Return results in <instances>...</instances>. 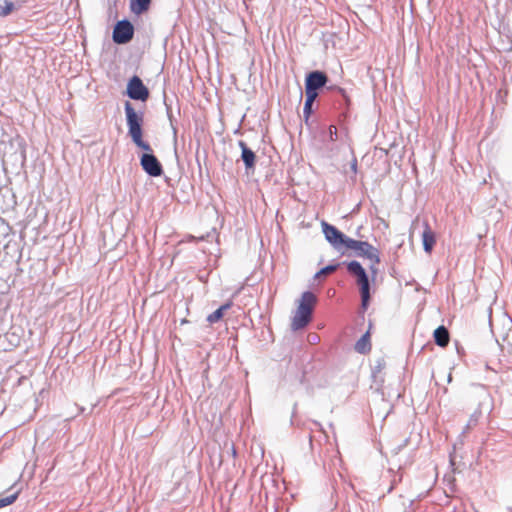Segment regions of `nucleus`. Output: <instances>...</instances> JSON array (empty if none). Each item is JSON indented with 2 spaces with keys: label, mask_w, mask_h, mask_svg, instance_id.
Here are the masks:
<instances>
[{
  "label": "nucleus",
  "mask_w": 512,
  "mask_h": 512,
  "mask_svg": "<svg viewBox=\"0 0 512 512\" xmlns=\"http://www.w3.org/2000/svg\"><path fill=\"white\" fill-rule=\"evenodd\" d=\"M128 135L132 142L145 152L140 157V165L144 172L151 177H159L163 174V167L157 157L153 154L150 144L143 140L144 113L137 112L133 105L126 101L124 104Z\"/></svg>",
  "instance_id": "1"
},
{
  "label": "nucleus",
  "mask_w": 512,
  "mask_h": 512,
  "mask_svg": "<svg viewBox=\"0 0 512 512\" xmlns=\"http://www.w3.org/2000/svg\"><path fill=\"white\" fill-rule=\"evenodd\" d=\"M349 274L355 277L356 284L359 286L361 296V308L363 311L368 309L371 300V285L369 276L360 262L352 260L346 263Z\"/></svg>",
  "instance_id": "2"
},
{
  "label": "nucleus",
  "mask_w": 512,
  "mask_h": 512,
  "mask_svg": "<svg viewBox=\"0 0 512 512\" xmlns=\"http://www.w3.org/2000/svg\"><path fill=\"white\" fill-rule=\"evenodd\" d=\"M316 302L317 297L313 292L305 291L302 294L299 306L291 323L293 331L303 329L310 323Z\"/></svg>",
  "instance_id": "3"
},
{
  "label": "nucleus",
  "mask_w": 512,
  "mask_h": 512,
  "mask_svg": "<svg viewBox=\"0 0 512 512\" xmlns=\"http://www.w3.org/2000/svg\"><path fill=\"white\" fill-rule=\"evenodd\" d=\"M346 249H351L357 257H365L371 261L370 270L376 276L378 269L376 265L380 263L379 250L367 241H360L350 238L347 241Z\"/></svg>",
  "instance_id": "4"
},
{
  "label": "nucleus",
  "mask_w": 512,
  "mask_h": 512,
  "mask_svg": "<svg viewBox=\"0 0 512 512\" xmlns=\"http://www.w3.org/2000/svg\"><path fill=\"white\" fill-rule=\"evenodd\" d=\"M327 82L328 76L323 71L313 70L307 73L305 77V95L317 98L319 89L325 87Z\"/></svg>",
  "instance_id": "5"
},
{
  "label": "nucleus",
  "mask_w": 512,
  "mask_h": 512,
  "mask_svg": "<svg viewBox=\"0 0 512 512\" xmlns=\"http://www.w3.org/2000/svg\"><path fill=\"white\" fill-rule=\"evenodd\" d=\"M322 232L327 242L337 251H341L342 248H346L347 241L350 237L346 236L335 226L327 223L326 221L321 222Z\"/></svg>",
  "instance_id": "6"
},
{
  "label": "nucleus",
  "mask_w": 512,
  "mask_h": 512,
  "mask_svg": "<svg viewBox=\"0 0 512 512\" xmlns=\"http://www.w3.org/2000/svg\"><path fill=\"white\" fill-rule=\"evenodd\" d=\"M126 95L132 100L145 102L148 100L150 92L144 85L142 79L139 76L134 75L127 83Z\"/></svg>",
  "instance_id": "7"
},
{
  "label": "nucleus",
  "mask_w": 512,
  "mask_h": 512,
  "mask_svg": "<svg viewBox=\"0 0 512 512\" xmlns=\"http://www.w3.org/2000/svg\"><path fill=\"white\" fill-rule=\"evenodd\" d=\"M134 26L128 19L118 21L113 29L112 39L118 45L129 43L134 37Z\"/></svg>",
  "instance_id": "8"
},
{
  "label": "nucleus",
  "mask_w": 512,
  "mask_h": 512,
  "mask_svg": "<svg viewBox=\"0 0 512 512\" xmlns=\"http://www.w3.org/2000/svg\"><path fill=\"white\" fill-rule=\"evenodd\" d=\"M424 230L422 232V244L423 249L426 253H431L436 243L435 233L432 231L429 223L425 221L423 223Z\"/></svg>",
  "instance_id": "9"
},
{
  "label": "nucleus",
  "mask_w": 512,
  "mask_h": 512,
  "mask_svg": "<svg viewBox=\"0 0 512 512\" xmlns=\"http://www.w3.org/2000/svg\"><path fill=\"white\" fill-rule=\"evenodd\" d=\"M238 145L241 149V159L245 165L247 170L253 169L255 167L256 155L253 150H251L244 141L240 140Z\"/></svg>",
  "instance_id": "10"
},
{
  "label": "nucleus",
  "mask_w": 512,
  "mask_h": 512,
  "mask_svg": "<svg viewBox=\"0 0 512 512\" xmlns=\"http://www.w3.org/2000/svg\"><path fill=\"white\" fill-rule=\"evenodd\" d=\"M433 337L435 343L440 347H446L450 341L449 331L443 325L434 330Z\"/></svg>",
  "instance_id": "11"
},
{
  "label": "nucleus",
  "mask_w": 512,
  "mask_h": 512,
  "mask_svg": "<svg viewBox=\"0 0 512 512\" xmlns=\"http://www.w3.org/2000/svg\"><path fill=\"white\" fill-rule=\"evenodd\" d=\"M152 0H130V10L135 15H141L150 8Z\"/></svg>",
  "instance_id": "12"
},
{
  "label": "nucleus",
  "mask_w": 512,
  "mask_h": 512,
  "mask_svg": "<svg viewBox=\"0 0 512 512\" xmlns=\"http://www.w3.org/2000/svg\"><path fill=\"white\" fill-rule=\"evenodd\" d=\"M354 349L360 354H366L371 350L369 332H366L360 337V339L355 343Z\"/></svg>",
  "instance_id": "13"
},
{
  "label": "nucleus",
  "mask_w": 512,
  "mask_h": 512,
  "mask_svg": "<svg viewBox=\"0 0 512 512\" xmlns=\"http://www.w3.org/2000/svg\"><path fill=\"white\" fill-rule=\"evenodd\" d=\"M232 306V302L228 301L225 304L221 305L218 309H216L213 313L207 316V321L210 324L216 323L223 318L224 312L230 309Z\"/></svg>",
  "instance_id": "14"
},
{
  "label": "nucleus",
  "mask_w": 512,
  "mask_h": 512,
  "mask_svg": "<svg viewBox=\"0 0 512 512\" xmlns=\"http://www.w3.org/2000/svg\"><path fill=\"white\" fill-rule=\"evenodd\" d=\"M305 96H306V98H305V102H304L303 115H304L305 121L307 122L310 115L313 112V104H314L316 98H313L308 95H305Z\"/></svg>",
  "instance_id": "15"
},
{
  "label": "nucleus",
  "mask_w": 512,
  "mask_h": 512,
  "mask_svg": "<svg viewBox=\"0 0 512 512\" xmlns=\"http://www.w3.org/2000/svg\"><path fill=\"white\" fill-rule=\"evenodd\" d=\"M15 8L14 2L3 0V3H0V17L8 16Z\"/></svg>",
  "instance_id": "16"
},
{
  "label": "nucleus",
  "mask_w": 512,
  "mask_h": 512,
  "mask_svg": "<svg viewBox=\"0 0 512 512\" xmlns=\"http://www.w3.org/2000/svg\"><path fill=\"white\" fill-rule=\"evenodd\" d=\"M340 266L339 263L337 264H329L323 268H321L316 274H315V278H318L320 276H327L333 272H335L338 267Z\"/></svg>",
  "instance_id": "17"
},
{
  "label": "nucleus",
  "mask_w": 512,
  "mask_h": 512,
  "mask_svg": "<svg viewBox=\"0 0 512 512\" xmlns=\"http://www.w3.org/2000/svg\"><path fill=\"white\" fill-rule=\"evenodd\" d=\"M17 497H18V493H14L9 496L0 498V508L11 505L12 503H14L16 501Z\"/></svg>",
  "instance_id": "18"
},
{
  "label": "nucleus",
  "mask_w": 512,
  "mask_h": 512,
  "mask_svg": "<svg viewBox=\"0 0 512 512\" xmlns=\"http://www.w3.org/2000/svg\"><path fill=\"white\" fill-rule=\"evenodd\" d=\"M328 89H329V90H335V91H337V93H339V94H340V96L342 97V99H343V101H344L345 105H346V106H348V105H349L350 99H349V97H348V95H347L346 91H345L343 88L338 87V86H330V87H328Z\"/></svg>",
  "instance_id": "19"
},
{
  "label": "nucleus",
  "mask_w": 512,
  "mask_h": 512,
  "mask_svg": "<svg viewBox=\"0 0 512 512\" xmlns=\"http://www.w3.org/2000/svg\"><path fill=\"white\" fill-rule=\"evenodd\" d=\"M480 416H481V411H475L471 415V417H470V419H469V421L467 423V428H471V427L475 426L477 424Z\"/></svg>",
  "instance_id": "20"
},
{
  "label": "nucleus",
  "mask_w": 512,
  "mask_h": 512,
  "mask_svg": "<svg viewBox=\"0 0 512 512\" xmlns=\"http://www.w3.org/2000/svg\"><path fill=\"white\" fill-rule=\"evenodd\" d=\"M165 106H166V110H167V116H168V119L170 121V125L173 129L174 132H176V127L174 126V118H173V115H172V110H171V107L169 105H167V103L165 102Z\"/></svg>",
  "instance_id": "21"
},
{
  "label": "nucleus",
  "mask_w": 512,
  "mask_h": 512,
  "mask_svg": "<svg viewBox=\"0 0 512 512\" xmlns=\"http://www.w3.org/2000/svg\"><path fill=\"white\" fill-rule=\"evenodd\" d=\"M329 138L331 141L337 140V128L334 125H330L328 129Z\"/></svg>",
  "instance_id": "22"
},
{
  "label": "nucleus",
  "mask_w": 512,
  "mask_h": 512,
  "mask_svg": "<svg viewBox=\"0 0 512 512\" xmlns=\"http://www.w3.org/2000/svg\"><path fill=\"white\" fill-rule=\"evenodd\" d=\"M401 479H402V476L400 475L398 478H396V477H395V478L392 480V485H391V486H390V488H389V492H391V491H392V489H393L394 485H395L397 482H400V481H401Z\"/></svg>",
  "instance_id": "23"
},
{
  "label": "nucleus",
  "mask_w": 512,
  "mask_h": 512,
  "mask_svg": "<svg viewBox=\"0 0 512 512\" xmlns=\"http://www.w3.org/2000/svg\"><path fill=\"white\" fill-rule=\"evenodd\" d=\"M351 170L356 173L357 172V159L354 158L351 162Z\"/></svg>",
  "instance_id": "24"
},
{
  "label": "nucleus",
  "mask_w": 512,
  "mask_h": 512,
  "mask_svg": "<svg viewBox=\"0 0 512 512\" xmlns=\"http://www.w3.org/2000/svg\"><path fill=\"white\" fill-rule=\"evenodd\" d=\"M447 380H448V382L452 381V375L451 374L448 375Z\"/></svg>",
  "instance_id": "25"
},
{
  "label": "nucleus",
  "mask_w": 512,
  "mask_h": 512,
  "mask_svg": "<svg viewBox=\"0 0 512 512\" xmlns=\"http://www.w3.org/2000/svg\"><path fill=\"white\" fill-rule=\"evenodd\" d=\"M232 452H233V455L235 456L236 455V450L234 447H232Z\"/></svg>",
  "instance_id": "26"
},
{
  "label": "nucleus",
  "mask_w": 512,
  "mask_h": 512,
  "mask_svg": "<svg viewBox=\"0 0 512 512\" xmlns=\"http://www.w3.org/2000/svg\"><path fill=\"white\" fill-rule=\"evenodd\" d=\"M317 338H318L317 335H314L313 336V341H316Z\"/></svg>",
  "instance_id": "27"
}]
</instances>
